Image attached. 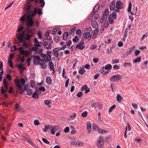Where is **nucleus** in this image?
<instances>
[{"label": "nucleus", "instance_id": "nucleus-56", "mask_svg": "<svg viewBox=\"0 0 148 148\" xmlns=\"http://www.w3.org/2000/svg\"><path fill=\"white\" fill-rule=\"evenodd\" d=\"M37 34L39 38L40 39H41L42 38V36L41 32L40 31H38L37 33Z\"/></svg>", "mask_w": 148, "mask_h": 148}, {"label": "nucleus", "instance_id": "nucleus-14", "mask_svg": "<svg viewBox=\"0 0 148 148\" xmlns=\"http://www.w3.org/2000/svg\"><path fill=\"white\" fill-rule=\"evenodd\" d=\"M135 47L134 46H133L132 47H130V50L129 51H128L125 52L123 55L124 57H126L127 56L132 53V50L134 49L135 48Z\"/></svg>", "mask_w": 148, "mask_h": 148}, {"label": "nucleus", "instance_id": "nucleus-34", "mask_svg": "<svg viewBox=\"0 0 148 148\" xmlns=\"http://www.w3.org/2000/svg\"><path fill=\"white\" fill-rule=\"evenodd\" d=\"M141 57H138L133 60V62L135 63L138 62H140L141 61Z\"/></svg>", "mask_w": 148, "mask_h": 148}, {"label": "nucleus", "instance_id": "nucleus-24", "mask_svg": "<svg viewBox=\"0 0 148 148\" xmlns=\"http://www.w3.org/2000/svg\"><path fill=\"white\" fill-rule=\"evenodd\" d=\"M0 90L1 91V92L2 93L4 97L5 98H6L7 97V95L5 93V92L7 91V90H4L2 86L0 88Z\"/></svg>", "mask_w": 148, "mask_h": 148}, {"label": "nucleus", "instance_id": "nucleus-52", "mask_svg": "<svg viewBox=\"0 0 148 148\" xmlns=\"http://www.w3.org/2000/svg\"><path fill=\"white\" fill-rule=\"evenodd\" d=\"M88 114V112L87 111H85L82 113L81 116L84 117H86Z\"/></svg>", "mask_w": 148, "mask_h": 148}, {"label": "nucleus", "instance_id": "nucleus-1", "mask_svg": "<svg viewBox=\"0 0 148 148\" xmlns=\"http://www.w3.org/2000/svg\"><path fill=\"white\" fill-rule=\"evenodd\" d=\"M77 27L74 26L71 29L69 33L68 32H65L62 34L63 40H67L68 36L71 35L72 34L74 33L76 30Z\"/></svg>", "mask_w": 148, "mask_h": 148}, {"label": "nucleus", "instance_id": "nucleus-33", "mask_svg": "<svg viewBox=\"0 0 148 148\" xmlns=\"http://www.w3.org/2000/svg\"><path fill=\"white\" fill-rule=\"evenodd\" d=\"M99 134H103L107 133H108V132L106 130H103L101 129H100L98 131Z\"/></svg>", "mask_w": 148, "mask_h": 148}, {"label": "nucleus", "instance_id": "nucleus-42", "mask_svg": "<svg viewBox=\"0 0 148 148\" xmlns=\"http://www.w3.org/2000/svg\"><path fill=\"white\" fill-rule=\"evenodd\" d=\"M54 40L55 42H57L60 40V37L58 36H56L54 38Z\"/></svg>", "mask_w": 148, "mask_h": 148}, {"label": "nucleus", "instance_id": "nucleus-32", "mask_svg": "<svg viewBox=\"0 0 148 148\" xmlns=\"http://www.w3.org/2000/svg\"><path fill=\"white\" fill-rule=\"evenodd\" d=\"M85 69L83 68H80V69L78 71V72L80 74L82 75L84 74L85 72Z\"/></svg>", "mask_w": 148, "mask_h": 148}, {"label": "nucleus", "instance_id": "nucleus-28", "mask_svg": "<svg viewBox=\"0 0 148 148\" xmlns=\"http://www.w3.org/2000/svg\"><path fill=\"white\" fill-rule=\"evenodd\" d=\"M23 48L22 47L17 48V49L19 51V53L20 54L24 55L25 54V50H23Z\"/></svg>", "mask_w": 148, "mask_h": 148}, {"label": "nucleus", "instance_id": "nucleus-57", "mask_svg": "<svg viewBox=\"0 0 148 148\" xmlns=\"http://www.w3.org/2000/svg\"><path fill=\"white\" fill-rule=\"evenodd\" d=\"M20 80V82L21 83L23 86H24L25 84V81L23 78H21Z\"/></svg>", "mask_w": 148, "mask_h": 148}, {"label": "nucleus", "instance_id": "nucleus-62", "mask_svg": "<svg viewBox=\"0 0 148 148\" xmlns=\"http://www.w3.org/2000/svg\"><path fill=\"white\" fill-rule=\"evenodd\" d=\"M50 32L51 31L50 30H48L45 34V36H46V37H49V35Z\"/></svg>", "mask_w": 148, "mask_h": 148}, {"label": "nucleus", "instance_id": "nucleus-31", "mask_svg": "<svg viewBox=\"0 0 148 148\" xmlns=\"http://www.w3.org/2000/svg\"><path fill=\"white\" fill-rule=\"evenodd\" d=\"M44 103L45 104L47 105L49 108H51V106L50 105L51 104V102L50 101L46 100L45 101Z\"/></svg>", "mask_w": 148, "mask_h": 148}, {"label": "nucleus", "instance_id": "nucleus-3", "mask_svg": "<svg viewBox=\"0 0 148 148\" xmlns=\"http://www.w3.org/2000/svg\"><path fill=\"white\" fill-rule=\"evenodd\" d=\"M104 141L101 136H100L97 140V145L99 148H103L104 147Z\"/></svg>", "mask_w": 148, "mask_h": 148}, {"label": "nucleus", "instance_id": "nucleus-18", "mask_svg": "<svg viewBox=\"0 0 148 148\" xmlns=\"http://www.w3.org/2000/svg\"><path fill=\"white\" fill-rule=\"evenodd\" d=\"M99 32V30L98 29H95L94 32V34L92 35V38L93 39H95L97 37L98 35V33Z\"/></svg>", "mask_w": 148, "mask_h": 148}, {"label": "nucleus", "instance_id": "nucleus-27", "mask_svg": "<svg viewBox=\"0 0 148 148\" xmlns=\"http://www.w3.org/2000/svg\"><path fill=\"white\" fill-rule=\"evenodd\" d=\"M112 65L110 64H108V65H106L105 66H103L102 68L103 70V69H105V70H110L112 69Z\"/></svg>", "mask_w": 148, "mask_h": 148}, {"label": "nucleus", "instance_id": "nucleus-15", "mask_svg": "<svg viewBox=\"0 0 148 148\" xmlns=\"http://www.w3.org/2000/svg\"><path fill=\"white\" fill-rule=\"evenodd\" d=\"M86 127L88 130V132L90 134L91 132V124L90 122H88L86 123Z\"/></svg>", "mask_w": 148, "mask_h": 148}, {"label": "nucleus", "instance_id": "nucleus-58", "mask_svg": "<svg viewBox=\"0 0 148 148\" xmlns=\"http://www.w3.org/2000/svg\"><path fill=\"white\" fill-rule=\"evenodd\" d=\"M11 104V103H8L7 102H5L2 103L1 105L4 106L5 107H8V106Z\"/></svg>", "mask_w": 148, "mask_h": 148}, {"label": "nucleus", "instance_id": "nucleus-13", "mask_svg": "<svg viewBox=\"0 0 148 148\" xmlns=\"http://www.w3.org/2000/svg\"><path fill=\"white\" fill-rule=\"evenodd\" d=\"M83 37L85 39H88L89 41L91 39V37L90 32H86L83 35Z\"/></svg>", "mask_w": 148, "mask_h": 148}, {"label": "nucleus", "instance_id": "nucleus-44", "mask_svg": "<svg viewBox=\"0 0 148 148\" xmlns=\"http://www.w3.org/2000/svg\"><path fill=\"white\" fill-rule=\"evenodd\" d=\"M131 64L129 62H125L123 64V66L124 67H127V66L131 67L132 66Z\"/></svg>", "mask_w": 148, "mask_h": 148}, {"label": "nucleus", "instance_id": "nucleus-38", "mask_svg": "<svg viewBox=\"0 0 148 148\" xmlns=\"http://www.w3.org/2000/svg\"><path fill=\"white\" fill-rule=\"evenodd\" d=\"M116 106L115 104H114L112 105L109 109V112H111L112 111L113 109L116 108Z\"/></svg>", "mask_w": 148, "mask_h": 148}, {"label": "nucleus", "instance_id": "nucleus-5", "mask_svg": "<svg viewBox=\"0 0 148 148\" xmlns=\"http://www.w3.org/2000/svg\"><path fill=\"white\" fill-rule=\"evenodd\" d=\"M26 21L27 22V25L28 27L32 26L34 24L33 20L31 16H27Z\"/></svg>", "mask_w": 148, "mask_h": 148}, {"label": "nucleus", "instance_id": "nucleus-22", "mask_svg": "<svg viewBox=\"0 0 148 148\" xmlns=\"http://www.w3.org/2000/svg\"><path fill=\"white\" fill-rule=\"evenodd\" d=\"M46 58H45V61L46 62H47L48 61H51V56L50 54H47L46 57Z\"/></svg>", "mask_w": 148, "mask_h": 148}, {"label": "nucleus", "instance_id": "nucleus-25", "mask_svg": "<svg viewBox=\"0 0 148 148\" xmlns=\"http://www.w3.org/2000/svg\"><path fill=\"white\" fill-rule=\"evenodd\" d=\"M73 145H75L78 146H82L84 144V143L81 141H77V142L75 141L73 142Z\"/></svg>", "mask_w": 148, "mask_h": 148}, {"label": "nucleus", "instance_id": "nucleus-26", "mask_svg": "<svg viewBox=\"0 0 148 148\" xmlns=\"http://www.w3.org/2000/svg\"><path fill=\"white\" fill-rule=\"evenodd\" d=\"M98 4V5L97 6V5H95L92 10V12L94 14L97 12L98 11V9L99 7V5Z\"/></svg>", "mask_w": 148, "mask_h": 148}, {"label": "nucleus", "instance_id": "nucleus-21", "mask_svg": "<svg viewBox=\"0 0 148 148\" xmlns=\"http://www.w3.org/2000/svg\"><path fill=\"white\" fill-rule=\"evenodd\" d=\"M110 10H114L115 7V3L114 1H112L110 4Z\"/></svg>", "mask_w": 148, "mask_h": 148}, {"label": "nucleus", "instance_id": "nucleus-60", "mask_svg": "<svg viewBox=\"0 0 148 148\" xmlns=\"http://www.w3.org/2000/svg\"><path fill=\"white\" fill-rule=\"evenodd\" d=\"M69 131V128L68 127H67L64 130V132L65 133H68Z\"/></svg>", "mask_w": 148, "mask_h": 148}, {"label": "nucleus", "instance_id": "nucleus-20", "mask_svg": "<svg viewBox=\"0 0 148 148\" xmlns=\"http://www.w3.org/2000/svg\"><path fill=\"white\" fill-rule=\"evenodd\" d=\"M46 82L47 84L49 85L52 84V80L51 78L49 76H47L46 78Z\"/></svg>", "mask_w": 148, "mask_h": 148}, {"label": "nucleus", "instance_id": "nucleus-8", "mask_svg": "<svg viewBox=\"0 0 148 148\" xmlns=\"http://www.w3.org/2000/svg\"><path fill=\"white\" fill-rule=\"evenodd\" d=\"M20 80L17 78L15 79L14 80V82L15 86L18 87L17 89L19 90L22 89V85L20 84Z\"/></svg>", "mask_w": 148, "mask_h": 148}, {"label": "nucleus", "instance_id": "nucleus-29", "mask_svg": "<svg viewBox=\"0 0 148 148\" xmlns=\"http://www.w3.org/2000/svg\"><path fill=\"white\" fill-rule=\"evenodd\" d=\"M36 12L37 14L40 16L42 14V9L40 8H36Z\"/></svg>", "mask_w": 148, "mask_h": 148}, {"label": "nucleus", "instance_id": "nucleus-4", "mask_svg": "<svg viewBox=\"0 0 148 148\" xmlns=\"http://www.w3.org/2000/svg\"><path fill=\"white\" fill-rule=\"evenodd\" d=\"M122 78V76L120 74L114 75L110 78V80L113 82H116L120 80Z\"/></svg>", "mask_w": 148, "mask_h": 148}, {"label": "nucleus", "instance_id": "nucleus-64", "mask_svg": "<svg viewBox=\"0 0 148 148\" xmlns=\"http://www.w3.org/2000/svg\"><path fill=\"white\" fill-rule=\"evenodd\" d=\"M13 90L14 88L12 86H10L8 91L10 93H12Z\"/></svg>", "mask_w": 148, "mask_h": 148}, {"label": "nucleus", "instance_id": "nucleus-47", "mask_svg": "<svg viewBox=\"0 0 148 148\" xmlns=\"http://www.w3.org/2000/svg\"><path fill=\"white\" fill-rule=\"evenodd\" d=\"M92 128L93 130H97L98 131L99 129H100V128H99V127H98V126L97 125H95V124H94L93 125V127Z\"/></svg>", "mask_w": 148, "mask_h": 148}, {"label": "nucleus", "instance_id": "nucleus-35", "mask_svg": "<svg viewBox=\"0 0 148 148\" xmlns=\"http://www.w3.org/2000/svg\"><path fill=\"white\" fill-rule=\"evenodd\" d=\"M32 97L33 98L37 99L39 98V95L38 93L35 92L33 93Z\"/></svg>", "mask_w": 148, "mask_h": 148}, {"label": "nucleus", "instance_id": "nucleus-11", "mask_svg": "<svg viewBox=\"0 0 148 148\" xmlns=\"http://www.w3.org/2000/svg\"><path fill=\"white\" fill-rule=\"evenodd\" d=\"M84 44V42L82 40L81 42L79 43L76 46V47L81 50L83 49L84 47V46H83Z\"/></svg>", "mask_w": 148, "mask_h": 148}, {"label": "nucleus", "instance_id": "nucleus-7", "mask_svg": "<svg viewBox=\"0 0 148 148\" xmlns=\"http://www.w3.org/2000/svg\"><path fill=\"white\" fill-rule=\"evenodd\" d=\"M92 107L94 108L95 109L98 108L99 109L101 110L103 108V106L101 103L97 102L93 103L92 105Z\"/></svg>", "mask_w": 148, "mask_h": 148}, {"label": "nucleus", "instance_id": "nucleus-37", "mask_svg": "<svg viewBox=\"0 0 148 148\" xmlns=\"http://www.w3.org/2000/svg\"><path fill=\"white\" fill-rule=\"evenodd\" d=\"M36 8L35 7L34 8V12L32 13L31 15H28V16H31V18H32L33 17L36 15L37 14L36 12Z\"/></svg>", "mask_w": 148, "mask_h": 148}, {"label": "nucleus", "instance_id": "nucleus-59", "mask_svg": "<svg viewBox=\"0 0 148 148\" xmlns=\"http://www.w3.org/2000/svg\"><path fill=\"white\" fill-rule=\"evenodd\" d=\"M6 78L7 79H8V80L9 81H11L12 79V77L11 75L8 74H7L6 75Z\"/></svg>", "mask_w": 148, "mask_h": 148}, {"label": "nucleus", "instance_id": "nucleus-6", "mask_svg": "<svg viewBox=\"0 0 148 148\" xmlns=\"http://www.w3.org/2000/svg\"><path fill=\"white\" fill-rule=\"evenodd\" d=\"M109 14V11L108 9H106L103 13L102 18L100 21L101 23H102L104 20H105L107 18Z\"/></svg>", "mask_w": 148, "mask_h": 148}, {"label": "nucleus", "instance_id": "nucleus-51", "mask_svg": "<svg viewBox=\"0 0 148 148\" xmlns=\"http://www.w3.org/2000/svg\"><path fill=\"white\" fill-rule=\"evenodd\" d=\"M20 108V106L19 104L18 103H16L15 105V108L18 111H20V110H19Z\"/></svg>", "mask_w": 148, "mask_h": 148}, {"label": "nucleus", "instance_id": "nucleus-46", "mask_svg": "<svg viewBox=\"0 0 148 148\" xmlns=\"http://www.w3.org/2000/svg\"><path fill=\"white\" fill-rule=\"evenodd\" d=\"M41 68L43 69H45L46 68V65L45 63H42L41 64Z\"/></svg>", "mask_w": 148, "mask_h": 148}, {"label": "nucleus", "instance_id": "nucleus-10", "mask_svg": "<svg viewBox=\"0 0 148 148\" xmlns=\"http://www.w3.org/2000/svg\"><path fill=\"white\" fill-rule=\"evenodd\" d=\"M24 86V88H23V86H21L22 89H20V90L19 92V93L20 94H22L24 92V91H27L28 89V85L27 84L25 85Z\"/></svg>", "mask_w": 148, "mask_h": 148}, {"label": "nucleus", "instance_id": "nucleus-19", "mask_svg": "<svg viewBox=\"0 0 148 148\" xmlns=\"http://www.w3.org/2000/svg\"><path fill=\"white\" fill-rule=\"evenodd\" d=\"M3 83L5 89V90H7L8 89V82L6 79H4L3 81Z\"/></svg>", "mask_w": 148, "mask_h": 148}, {"label": "nucleus", "instance_id": "nucleus-49", "mask_svg": "<svg viewBox=\"0 0 148 148\" xmlns=\"http://www.w3.org/2000/svg\"><path fill=\"white\" fill-rule=\"evenodd\" d=\"M8 63L9 64L11 68H13L14 67L13 65V63L11 60H8Z\"/></svg>", "mask_w": 148, "mask_h": 148}, {"label": "nucleus", "instance_id": "nucleus-63", "mask_svg": "<svg viewBox=\"0 0 148 148\" xmlns=\"http://www.w3.org/2000/svg\"><path fill=\"white\" fill-rule=\"evenodd\" d=\"M25 15H23L20 18V20L21 21H24L25 20Z\"/></svg>", "mask_w": 148, "mask_h": 148}, {"label": "nucleus", "instance_id": "nucleus-43", "mask_svg": "<svg viewBox=\"0 0 148 148\" xmlns=\"http://www.w3.org/2000/svg\"><path fill=\"white\" fill-rule=\"evenodd\" d=\"M30 83L31 88H33L35 86V81L34 80H31L30 82Z\"/></svg>", "mask_w": 148, "mask_h": 148}, {"label": "nucleus", "instance_id": "nucleus-2", "mask_svg": "<svg viewBox=\"0 0 148 148\" xmlns=\"http://www.w3.org/2000/svg\"><path fill=\"white\" fill-rule=\"evenodd\" d=\"M24 34L25 32L23 31L21 34L16 36V38L20 42L23 43V47H28V44L25 42V41L24 40V39L25 38L24 37Z\"/></svg>", "mask_w": 148, "mask_h": 148}, {"label": "nucleus", "instance_id": "nucleus-12", "mask_svg": "<svg viewBox=\"0 0 148 148\" xmlns=\"http://www.w3.org/2000/svg\"><path fill=\"white\" fill-rule=\"evenodd\" d=\"M116 6L118 9H122L123 7V4L121 1H117L116 3Z\"/></svg>", "mask_w": 148, "mask_h": 148}, {"label": "nucleus", "instance_id": "nucleus-30", "mask_svg": "<svg viewBox=\"0 0 148 148\" xmlns=\"http://www.w3.org/2000/svg\"><path fill=\"white\" fill-rule=\"evenodd\" d=\"M49 69L51 71H52V69L54 68V64L52 61H49Z\"/></svg>", "mask_w": 148, "mask_h": 148}, {"label": "nucleus", "instance_id": "nucleus-16", "mask_svg": "<svg viewBox=\"0 0 148 148\" xmlns=\"http://www.w3.org/2000/svg\"><path fill=\"white\" fill-rule=\"evenodd\" d=\"M40 57L38 56H33L34 63L35 64H37V62L40 59Z\"/></svg>", "mask_w": 148, "mask_h": 148}, {"label": "nucleus", "instance_id": "nucleus-41", "mask_svg": "<svg viewBox=\"0 0 148 148\" xmlns=\"http://www.w3.org/2000/svg\"><path fill=\"white\" fill-rule=\"evenodd\" d=\"M79 39L77 36H75L74 38L73 39V41L74 42H78Z\"/></svg>", "mask_w": 148, "mask_h": 148}, {"label": "nucleus", "instance_id": "nucleus-48", "mask_svg": "<svg viewBox=\"0 0 148 148\" xmlns=\"http://www.w3.org/2000/svg\"><path fill=\"white\" fill-rule=\"evenodd\" d=\"M97 47V45L96 44H93L90 46V50H92L96 48Z\"/></svg>", "mask_w": 148, "mask_h": 148}, {"label": "nucleus", "instance_id": "nucleus-50", "mask_svg": "<svg viewBox=\"0 0 148 148\" xmlns=\"http://www.w3.org/2000/svg\"><path fill=\"white\" fill-rule=\"evenodd\" d=\"M10 48V50L12 51H14L16 49H17V48L16 45H14L11 46Z\"/></svg>", "mask_w": 148, "mask_h": 148}, {"label": "nucleus", "instance_id": "nucleus-61", "mask_svg": "<svg viewBox=\"0 0 148 148\" xmlns=\"http://www.w3.org/2000/svg\"><path fill=\"white\" fill-rule=\"evenodd\" d=\"M42 140L44 143L47 144H48L50 143L49 142L46 138H42Z\"/></svg>", "mask_w": 148, "mask_h": 148}, {"label": "nucleus", "instance_id": "nucleus-36", "mask_svg": "<svg viewBox=\"0 0 148 148\" xmlns=\"http://www.w3.org/2000/svg\"><path fill=\"white\" fill-rule=\"evenodd\" d=\"M132 4L130 1L129 3L128 7L127 9V12L128 13H129L130 12H131V8H132Z\"/></svg>", "mask_w": 148, "mask_h": 148}, {"label": "nucleus", "instance_id": "nucleus-55", "mask_svg": "<svg viewBox=\"0 0 148 148\" xmlns=\"http://www.w3.org/2000/svg\"><path fill=\"white\" fill-rule=\"evenodd\" d=\"M38 90L40 92L41 91H42V92H45V91L46 89L44 87L41 86L39 88Z\"/></svg>", "mask_w": 148, "mask_h": 148}, {"label": "nucleus", "instance_id": "nucleus-9", "mask_svg": "<svg viewBox=\"0 0 148 148\" xmlns=\"http://www.w3.org/2000/svg\"><path fill=\"white\" fill-rule=\"evenodd\" d=\"M59 128V126L58 125H55L53 126H51V134L54 135L56 132H57Z\"/></svg>", "mask_w": 148, "mask_h": 148}, {"label": "nucleus", "instance_id": "nucleus-40", "mask_svg": "<svg viewBox=\"0 0 148 148\" xmlns=\"http://www.w3.org/2000/svg\"><path fill=\"white\" fill-rule=\"evenodd\" d=\"M27 94L29 95H30L33 93L32 90L31 89H29L27 90Z\"/></svg>", "mask_w": 148, "mask_h": 148}, {"label": "nucleus", "instance_id": "nucleus-45", "mask_svg": "<svg viewBox=\"0 0 148 148\" xmlns=\"http://www.w3.org/2000/svg\"><path fill=\"white\" fill-rule=\"evenodd\" d=\"M82 33V31L80 29H77L76 32V34L79 36H80Z\"/></svg>", "mask_w": 148, "mask_h": 148}, {"label": "nucleus", "instance_id": "nucleus-23", "mask_svg": "<svg viewBox=\"0 0 148 148\" xmlns=\"http://www.w3.org/2000/svg\"><path fill=\"white\" fill-rule=\"evenodd\" d=\"M123 99V98L121 96V95L118 94L116 95V100L119 102L121 103L122 100Z\"/></svg>", "mask_w": 148, "mask_h": 148}, {"label": "nucleus", "instance_id": "nucleus-39", "mask_svg": "<svg viewBox=\"0 0 148 148\" xmlns=\"http://www.w3.org/2000/svg\"><path fill=\"white\" fill-rule=\"evenodd\" d=\"M39 3L41 4L40 7L42 8L44 7L45 5V2L44 0H40Z\"/></svg>", "mask_w": 148, "mask_h": 148}, {"label": "nucleus", "instance_id": "nucleus-17", "mask_svg": "<svg viewBox=\"0 0 148 148\" xmlns=\"http://www.w3.org/2000/svg\"><path fill=\"white\" fill-rule=\"evenodd\" d=\"M53 51L54 53L53 55L56 57H58L59 56L58 52L59 51V48H55L53 49Z\"/></svg>", "mask_w": 148, "mask_h": 148}, {"label": "nucleus", "instance_id": "nucleus-54", "mask_svg": "<svg viewBox=\"0 0 148 148\" xmlns=\"http://www.w3.org/2000/svg\"><path fill=\"white\" fill-rule=\"evenodd\" d=\"M112 15L114 19H116L117 17V15L116 13H115V12H113L112 13Z\"/></svg>", "mask_w": 148, "mask_h": 148}, {"label": "nucleus", "instance_id": "nucleus-53", "mask_svg": "<svg viewBox=\"0 0 148 148\" xmlns=\"http://www.w3.org/2000/svg\"><path fill=\"white\" fill-rule=\"evenodd\" d=\"M87 86L86 84L84 85H83L81 88V90L82 91H84V90H86L87 88Z\"/></svg>", "mask_w": 148, "mask_h": 148}]
</instances>
